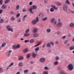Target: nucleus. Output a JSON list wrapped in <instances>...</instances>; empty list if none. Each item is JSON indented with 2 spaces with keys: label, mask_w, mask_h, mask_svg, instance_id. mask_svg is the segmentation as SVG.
Here are the masks:
<instances>
[{
  "label": "nucleus",
  "mask_w": 74,
  "mask_h": 74,
  "mask_svg": "<svg viewBox=\"0 0 74 74\" xmlns=\"http://www.w3.org/2000/svg\"><path fill=\"white\" fill-rule=\"evenodd\" d=\"M68 69H69L70 71H72V70H73L74 69L73 65L71 64H70L68 65Z\"/></svg>",
  "instance_id": "obj_1"
},
{
  "label": "nucleus",
  "mask_w": 74,
  "mask_h": 74,
  "mask_svg": "<svg viewBox=\"0 0 74 74\" xmlns=\"http://www.w3.org/2000/svg\"><path fill=\"white\" fill-rule=\"evenodd\" d=\"M6 29H8V31H10L12 32H13V30L12 28H11V26L9 25H7L6 26Z\"/></svg>",
  "instance_id": "obj_2"
},
{
  "label": "nucleus",
  "mask_w": 74,
  "mask_h": 74,
  "mask_svg": "<svg viewBox=\"0 0 74 74\" xmlns=\"http://www.w3.org/2000/svg\"><path fill=\"white\" fill-rule=\"evenodd\" d=\"M63 10H64V11H67V10H68V9L67 10V5H63Z\"/></svg>",
  "instance_id": "obj_3"
},
{
  "label": "nucleus",
  "mask_w": 74,
  "mask_h": 74,
  "mask_svg": "<svg viewBox=\"0 0 74 74\" xmlns=\"http://www.w3.org/2000/svg\"><path fill=\"white\" fill-rule=\"evenodd\" d=\"M39 60L40 62L42 63H44L45 62V59L44 58H41Z\"/></svg>",
  "instance_id": "obj_4"
},
{
  "label": "nucleus",
  "mask_w": 74,
  "mask_h": 74,
  "mask_svg": "<svg viewBox=\"0 0 74 74\" xmlns=\"http://www.w3.org/2000/svg\"><path fill=\"white\" fill-rule=\"evenodd\" d=\"M38 31V29L37 28H35L33 30L32 32L34 33H36Z\"/></svg>",
  "instance_id": "obj_5"
},
{
  "label": "nucleus",
  "mask_w": 74,
  "mask_h": 74,
  "mask_svg": "<svg viewBox=\"0 0 74 74\" xmlns=\"http://www.w3.org/2000/svg\"><path fill=\"white\" fill-rule=\"evenodd\" d=\"M54 4L57 5H58V6H60V5H62V4L56 2H54Z\"/></svg>",
  "instance_id": "obj_6"
},
{
  "label": "nucleus",
  "mask_w": 74,
  "mask_h": 74,
  "mask_svg": "<svg viewBox=\"0 0 74 74\" xmlns=\"http://www.w3.org/2000/svg\"><path fill=\"white\" fill-rule=\"evenodd\" d=\"M32 25H35L37 23V22L35 21V20H33L32 22Z\"/></svg>",
  "instance_id": "obj_7"
},
{
  "label": "nucleus",
  "mask_w": 74,
  "mask_h": 74,
  "mask_svg": "<svg viewBox=\"0 0 74 74\" xmlns=\"http://www.w3.org/2000/svg\"><path fill=\"white\" fill-rule=\"evenodd\" d=\"M33 36L34 37H38L39 36V34L38 33H36Z\"/></svg>",
  "instance_id": "obj_8"
},
{
  "label": "nucleus",
  "mask_w": 74,
  "mask_h": 74,
  "mask_svg": "<svg viewBox=\"0 0 74 74\" xmlns=\"http://www.w3.org/2000/svg\"><path fill=\"white\" fill-rule=\"evenodd\" d=\"M29 51V49L25 48L23 50V52L25 53V52H27Z\"/></svg>",
  "instance_id": "obj_9"
},
{
  "label": "nucleus",
  "mask_w": 74,
  "mask_h": 74,
  "mask_svg": "<svg viewBox=\"0 0 74 74\" xmlns=\"http://www.w3.org/2000/svg\"><path fill=\"white\" fill-rule=\"evenodd\" d=\"M33 9L32 8V7H30V8L29 9V11L30 12H32V14H33V12L32 10Z\"/></svg>",
  "instance_id": "obj_10"
},
{
  "label": "nucleus",
  "mask_w": 74,
  "mask_h": 74,
  "mask_svg": "<svg viewBox=\"0 0 74 74\" xmlns=\"http://www.w3.org/2000/svg\"><path fill=\"white\" fill-rule=\"evenodd\" d=\"M32 56L34 58H35V57H36V56H37V55H36V54L35 53L33 52V53H32Z\"/></svg>",
  "instance_id": "obj_11"
},
{
  "label": "nucleus",
  "mask_w": 74,
  "mask_h": 74,
  "mask_svg": "<svg viewBox=\"0 0 74 74\" xmlns=\"http://www.w3.org/2000/svg\"><path fill=\"white\" fill-rule=\"evenodd\" d=\"M62 25V23H57V27H60V25Z\"/></svg>",
  "instance_id": "obj_12"
},
{
  "label": "nucleus",
  "mask_w": 74,
  "mask_h": 74,
  "mask_svg": "<svg viewBox=\"0 0 74 74\" xmlns=\"http://www.w3.org/2000/svg\"><path fill=\"white\" fill-rule=\"evenodd\" d=\"M66 11L67 12H71V13H73V14L74 13V11H72L70 10V9H68Z\"/></svg>",
  "instance_id": "obj_13"
},
{
  "label": "nucleus",
  "mask_w": 74,
  "mask_h": 74,
  "mask_svg": "<svg viewBox=\"0 0 74 74\" xmlns=\"http://www.w3.org/2000/svg\"><path fill=\"white\" fill-rule=\"evenodd\" d=\"M51 7H53V8L54 9V10H58V8L56 7V6H55V5H51Z\"/></svg>",
  "instance_id": "obj_14"
},
{
  "label": "nucleus",
  "mask_w": 74,
  "mask_h": 74,
  "mask_svg": "<svg viewBox=\"0 0 74 74\" xmlns=\"http://www.w3.org/2000/svg\"><path fill=\"white\" fill-rule=\"evenodd\" d=\"M31 56V54L29 53L26 56V58L27 59H29Z\"/></svg>",
  "instance_id": "obj_15"
},
{
  "label": "nucleus",
  "mask_w": 74,
  "mask_h": 74,
  "mask_svg": "<svg viewBox=\"0 0 74 74\" xmlns=\"http://www.w3.org/2000/svg\"><path fill=\"white\" fill-rule=\"evenodd\" d=\"M44 16V15L42 14L41 13H40L39 14V18H42Z\"/></svg>",
  "instance_id": "obj_16"
},
{
  "label": "nucleus",
  "mask_w": 74,
  "mask_h": 74,
  "mask_svg": "<svg viewBox=\"0 0 74 74\" xmlns=\"http://www.w3.org/2000/svg\"><path fill=\"white\" fill-rule=\"evenodd\" d=\"M70 26L71 27H74V23H71L70 24Z\"/></svg>",
  "instance_id": "obj_17"
},
{
  "label": "nucleus",
  "mask_w": 74,
  "mask_h": 74,
  "mask_svg": "<svg viewBox=\"0 0 74 74\" xmlns=\"http://www.w3.org/2000/svg\"><path fill=\"white\" fill-rule=\"evenodd\" d=\"M51 29L49 28H48L46 30V32L47 33H50V32H51Z\"/></svg>",
  "instance_id": "obj_18"
},
{
  "label": "nucleus",
  "mask_w": 74,
  "mask_h": 74,
  "mask_svg": "<svg viewBox=\"0 0 74 74\" xmlns=\"http://www.w3.org/2000/svg\"><path fill=\"white\" fill-rule=\"evenodd\" d=\"M23 59V57L22 56H21L18 58V60H22Z\"/></svg>",
  "instance_id": "obj_19"
},
{
  "label": "nucleus",
  "mask_w": 74,
  "mask_h": 74,
  "mask_svg": "<svg viewBox=\"0 0 74 74\" xmlns=\"http://www.w3.org/2000/svg\"><path fill=\"white\" fill-rule=\"evenodd\" d=\"M65 3L66 4H68V5L70 4V2L69 1V0H66L65 1Z\"/></svg>",
  "instance_id": "obj_20"
},
{
  "label": "nucleus",
  "mask_w": 74,
  "mask_h": 74,
  "mask_svg": "<svg viewBox=\"0 0 74 74\" xmlns=\"http://www.w3.org/2000/svg\"><path fill=\"white\" fill-rule=\"evenodd\" d=\"M37 8V6L36 5H33L32 6V8L33 9V10L35 9H36Z\"/></svg>",
  "instance_id": "obj_21"
},
{
  "label": "nucleus",
  "mask_w": 74,
  "mask_h": 74,
  "mask_svg": "<svg viewBox=\"0 0 74 74\" xmlns=\"http://www.w3.org/2000/svg\"><path fill=\"white\" fill-rule=\"evenodd\" d=\"M19 66H21V67H22V66H23L24 64H23V62H20L19 64Z\"/></svg>",
  "instance_id": "obj_22"
},
{
  "label": "nucleus",
  "mask_w": 74,
  "mask_h": 74,
  "mask_svg": "<svg viewBox=\"0 0 74 74\" xmlns=\"http://www.w3.org/2000/svg\"><path fill=\"white\" fill-rule=\"evenodd\" d=\"M51 44H50V43L49 42H48L47 43L46 46L47 47H48L49 48V47H51Z\"/></svg>",
  "instance_id": "obj_23"
},
{
  "label": "nucleus",
  "mask_w": 74,
  "mask_h": 74,
  "mask_svg": "<svg viewBox=\"0 0 74 74\" xmlns=\"http://www.w3.org/2000/svg\"><path fill=\"white\" fill-rule=\"evenodd\" d=\"M39 49H40V48H39V47H37L35 49V50L36 52H37V51H39Z\"/></svg>",
  "instance_id": "obj_24"
},
{
  "label": "nucleus",
  "mask_w": 74,
  "mask_h": 74,
  "mask_svg": "<svg viewBox=\"0 0 74 74\" xmlns=\"http://www.w3.org/2000/svg\"><path fill=\"white\" fill-rule=\"evenodd\" d=\"M55 18H52L51 19V23H53V22H54V21H55Z\"/></svg>",
  "instance_id": "obj_25"
},
{
  "label": "nucleus",
  "mask_w": 74,
  "mask_h": 74,
  "mask_svg": "<svg viewBox=\"0 0 74 74\" xmlns=\"http://www.w3.org/2000/svg\"><path fill=\"white\" fill-rule=\"evenodd\" d=\"M6 55L7 57H9L11 55V53H9L8 52H6Z\"/></svg>",
  "instance_id": "obj_26"
},
{
  "label": "nucleus",
  "mask_w": 74,
  "mask_h": 74,
  "mask_svg": "<svg viewBox=\"0 0 74 74\" xmlns=\"http://www.w3.org/2000/svg\"><path fill=\"white\" fill-rule=\"evenodd\" d=\"M7 8V5H3L2 6V8L3 9H5Z\"/></svg>",
  "instance_id": "obj_27"
},
{
  "label": "nucleus",
  "mask_w": 74,
  "mask_h": 74,
  "mask_svg": "<svg viewBox=\"0 0 74 74\" xmlns=\"http://www.w3.org/2000/svg\"><path fill=\"white\" fill-rule=\"evenodd\" d=\"M35 21L36 22H38V21H39V19H38V16H37L36 18Z\"/></svg>",
  "instance_id": "obj_28"
},
{
  "label": "nucleus",
  "mask_w": 74,
  "mask_h": 74,
  "mask_svg": "<svg viewBox=\"0 0 74 74\" xmlns=\"http://www.w3.org/2000/svg\"><path fill=\"white\" fill-rule=\"evenodd\" d=\"M29 36V34H27L26 33L24 35V37H28Z\"/></svg>",
  "instance_id": "obj_29"
},
{
  "label": "nucleus",
  "mask_w": 74,
  "mask_h": 74,
  "mask_svg": "<svg viewBox=\"0 0 74 74\" xmlns=\"http://www.w3.org/2000/svg\"><path fill=\"white\" fill-rule=\"evenodd\" d=\"M74 49V46H72L70 47L69 48L70 50H73V49Z\"/></svg>",
  "instance_id": "obj_30"
},
{
  "label": "nucleus",
  "mask_w": 74,
  "mask_h": 74,
  "mask_svg": "<svg viewBox=\"0 0 74 74\" xmlns=\"http://www.w3.org/2000/svg\"><path fill=\"white\" fill-rule=\"evenodd\" d=\"M10 20H11L12 21H15V18L14 16H12L11 18H10Z\"/></svg>",
  "instance_id": "obj_31"
},
{
  "label": "nucleus",
  "mask_w": 74,
  "mask_h": 74,
  "mask_svg": "<svg viewBox=\"0 0 74 74\" xmlns=\"http://www.w3.org/2000/svg\"><path fill=\"white\" fill-rule=\"evenodd\" d=\"M50 44L53 46L54 45V42H53L51 41L49 42Z\"/></svg>",
  "instance_id": "obj_32"
},
{
  "label": "nucleus",
  "mask_w": 74,
  "mask_h": 74,
  "mask_svg": "<svg viewBox=\"0 0 74 74\" xmlns=\"http://www.w3.org/2000/svg\"><path fill=\"white\" fill-rule=\"evenodd\" d=\"M34 41V39H31L30 40V43H32V42H33Z\"/></svg>",
  "instance_id": "obj_33"
},
{
  "label": "nucleus",
  "mask_w": 74,
  "mask_h": 74,
  "mask_svg": "<svg viewBox=\"0 0 74 74\" xmlns=\"http://www.w3.org/2000/svg\"><path fill=\"white\" fill-rule=\"evenodd\" d=\"M48 19V18L47 17H45L43 18L42 20L43 21H47Z\"/></svg>",
  "instance_id": "obj_34"
},
{
  "label": "nucleus",
  "mask_w": 74,
  "mask_h": 74,
  "mask_svg": "<svg viewBox=\"0 0 74 74\" xmlns=\"http://www.w3.org/2000/svg\"><path fill=\"white\" fill-rule=\"evenodd\" d=\"M59 57L58 56H56V61H58V60H59Z\"/></svg>",
  "instance_id": "obj_35"
},
{
  "label": "nucleus",
  "mask_w": 74,
  "mask_h": 74,
  "mask_svg": "<svg viewBox=\"0 0 74 74\" xmlns=\"http://www.w3.org/2000/svg\"><path fill=\"white\" fill-rule=\"evenodd\" d=\"M29 32V29H27L25 32V33H28Z\"/></svg>",
  "instance_id": "obj_36"
},
{
  "label": "nucleus",
  "mask_w": 74,
  "mask_h": 74,
  "mask_svg": "<svg viewBox=\"0 0 74 74\" xmlns=\"http://www.w3.org/2000/svg\"><path fill=\"white\" fill-rule=\"evenodd\" d=\"M9 2H10V0H6L5 1V4H7V3H9Z\"/></svg>",
  "instance_id": "obj_37"
},
{
  "label": "nucleus",
  "mask_w": 74,
  "mask_h": 74,
  "mask_svg": "<svg viewBox=\"0 0 74 74\" xmlns=\"http://www.w3.org/2000/svg\"><path fill=\"white\" fill-rule=\"evenodd\" d=\"M20 48V45L18 44L17 46H16V48Z\"/></svg>",
  "instance_id": "obj_38"
},
{
  "label": "nucleus",
  "mask_w": 74,
  "mask_h": 74,
  "mask_svg": "<svg viewBox=\"0 0 74 74\" xmlns=\"http://www.w3.org/2000/svg\"><path fill=\"white\" fill-rule=\"evenodd\" d=\"M3 19H1V21H0V23H3Z\"/></svg>",
  "instance_id": "obj_39"
},
{
  "label": "nucleus",
  "mask_w": 74,
  "mask_h": 74,
  "mask_svg": "<svg viewBox=\"0 0 74 74\" xmlns=\"http://www.w3.org/2000/svg\"><path fill=\"white\" fill-rule=\"evenodd\" d=\"M50 11L51 12H53L54 11V9L53 8H51L50 9Z\"/></svg>",
  "instance_id": "obj_40"
},
{
  "label": "nucleus",
  "mask_w": 74,
  "mask_h": 74,
  "mask_svg": "<svg viewBox=\"0 0 74 74\" xmlns=\"http://www.w3.org/2000/svg\"><path fill=\"white\" fill-rule=\"evenodd\" d=\"M68 41H69V40H66L64 42V44H67V42H68Z\"/></svg>",
  "instance_id": "obj_41"
},
{
  "label": "nucleus",
  "mask_w": 74,
  "mask_h": 74,
  "mask_svg": "<svg viewBox=\"0 0 74 74\" xmlns=\"http://www.w3.org/2000/svg\"><path fill=\"white\" fill-rule=\"evenodd\" d=\"M43 74H48V72L47 71H45L43 73Z\"/></svg>",
  "instance_id": "obj_42"
},
{
  "label": "nucleus",
  "mask_w": 74,
  "mask_h": 74,
  "mask_svg": "<svg viewBox=\"0 0 74 74\" xmlns=\"http://www.w3.org/2000/svg\"><path fill=\"white\" fill-rule=\"evenodd\" d=\"M28 72V70L27 69H26L24 71V73H26Z\"/></svg>",
  "instance_id": "obj_43"
},
{
  "label": "nucleus",
  "mask_w": 74,
  "mask_h": 74,
  "mask_svg": "<svg viewBox=\"0 0 74 74\" xmlns=\"http://www.w3.org/2000/svg\"><path fill=\"white\" fill-rule=\"evenodd\" d=\"M13 64H14V63L12 62V63L9 66V67H11V66H12V65H13Z\"/></svg>",
  "instance_id": "obj_44"
},
{
  "label": "nucleus",
  "mask_w": 74,
  "mask_h": 74,
  "mask_svg": "<svg viewBox=\"0 0 74 74\" xmlns=\"http://www.w3.org/2000/svg\"><path fill=\"white\" fill-rule=\"evenodd\" d=\"M5 43H3V44H2L1 47H5Z\"/></svg>",
  "instance_id": "obj_45"
},
{
  "label": "nucleus",
  "mask_w": 74,
  "mask_h": 74,
  "mask_svg": "<svg viewBox=\"0 0 74 74\" xmlns=\"http://www.w3.org/2000/svg\"><path fill=\"white\" fill-rule=\"evenodd\" d=\"M13 49H16V45H13Z\"/></svg>",
  "instance_id": "obj_46"
},
{
  "label": "nucleus",
  "mask_w": 74,
  "mask_h": 74,
  "mask_svg": "<svg viewBox=\"0 0 74 74\" xmlns=\"http://www.w3.org/2000/svg\"><path fill=\"white\" fill-rule=\"evenodd\" d=\"M3 4V0H0V5Z\"/></svg>",
  "instance_id": "obj_47"
},
{
  "label": "nucleus",
  "mask_w": 74,
  "mask_h": 74,
  "mask_svg": "<svg viewBox=\"0 0 74 74\" xmlns=\"http://www.w3.org/2000/svg\"><path fill=\"white\" fill-rule=\"evenodd\" d=\"M29 42V40H26L24 41V42H25V43H26V42Z\"/></svg>",
  "instance_id": "obj_48"
},
{
  "label": "nucleus",
  "mask_w": 74,
  "mask_h": 74,
  "mask_svg": "<svg viewBox=\"0 0 74 74\" xmlns=\"http://www.w3.org/2000/svg\"><path fill=\"white\" fill-rule=\"evenodd\" d=\"M44 3L46 4L48 3V0H44Z\"/></svg>",
  "instance_id": "obj_49"
},
{
  "label": "nucleus",
  "mask_w": 74,
  "mask_h": 74,
  "mask_svg": "<svg viewBox=\"0 0 74 74\" xmlns=\"http://www.w3.org/2000/svg\"><path fill=\"white\" fill-rule=\"evenodd\" d=\"M26 9L24 8L23 9V12H26Z\"/></svg>",
  "instance_id": "obj_50"
},
{
  "label": "nucleus",
  "mask_w": 74,
  "mask_h": 74,
  "mask_svg": "<svg viewBox=\"0 0 74 74\" xmlns=\"http://www.w3.org/2000/svg\"><path fill=\"white\" fill-rule=\"evenodd\" d=\"M44 69L45 70H49V68H48L47 66H45V68H44Z\"/></svg>",
  "instance_id": "obj_51"
},
{
  "label": "nucleus",
  "mask_w": 74,
  "mask_h": 74,
  "mask_svg": "<svg viewBox=\"0 0 74 74\" xmlns=\"http://www.w3.org/2000/svg\"><path fill=\"white\" fill-rule=\"evenodd\" d=\"M16 8L18 9H19V5H17L16 6Z\"/></svg>",
  "instance_id": "obj_52"
},
{
  "label": "nucleus",
  "mask_w": 74,
  "mask_h": 74,
  "mask_svg": "<svg viewBox=\"0 0 74 74\" xmlns=\"http://www.w3.org/2000/svg\"><path fill=\"white\" fill-rule=\"evenodd\" d=\"M58 64V62L57 61H56L55 62V63H54V64L55 65H57Z\"/></svg>",
  "instance_id": "obj_53"
},
{
  "label": "nucleus",
  "mask_w": 74,
  "mask_h": 74,
  "mask_svg": "<svg viewBox=\"0 0 74 74\" xmlns=\"http://www.w3.org/2000/svg\"><path fill=\"white\" fill-rule=\"evenodd\" d=\"M20 13H18L16 16V17H17V18H18V17L20 16Z\"/></svg>",
  "instance_id": "obj_54"
},
{
  "label": "nucleus",
  "mask_w": 74,
  "mask_h": 74,
  "mask_svg": "<svg viewBox=\"0 0 74 74\" xmlns=\"http://www.w3.org/2000/svg\"><path fill=\"white\" fill-rule=\"evenodd\" d=\"M60 34H61V33H60V31H58L57 32V34H58V35H60Z\"/></svg>",
  "instance_id": "obj_55"
},
{
  "label": "nucleus",
  "mask_w": 74,
  "mask_h": 74,
  "mask_svg": "<svg viewBox=\"0 0 74 74\" xmlns=\"http://www.w3.org/2000/svg\"><path fill=\"white\" fill-rule=\"evenodd\" d=\"M66 36H64L62 37V39H64V38H66Z\"/></svg>",
  "instance_id": "obj_56"
},
{
  "label": "nucleus",
  "mask_w": 74,
  "mask_h": 74,
  "mask_svg": "<svg viewBox=\"0 0 74 74\" xmlns=\"http://www.w3.org/2000/svg\"><path fill=\"white\" fill-rule=\"evenodd\" d=\"M3 11V10H1V9L0 10V14H1V13H2Z\"/></svg>",
  "instance_id": "obj_57"
},
{
  "label": "nucleus",
  "mask_w": 74,
  "mask_h": 74,
  "mask_svg": "<svg viewBox=\"0 0 74 74\" xmlns=\"http://www.w3.org/2000/svg\"><path fill=\"white\" fill-rule=\"evenodd\" d=\"M63 73H64V72H63V71H60L59 72V74H63Z\"/></svg>",
  "instance_id": "obj_58"
},
{
  "label": "nucleus",
  "mask_w": 74,
  "mask_h": 74,
  "mask_svg": "<svg viewBox=\"0 0 74 74\" xmlns=\"http://www.w3.org/2000/svg\"><path fill=\"white\" fill-rule=\"evenodd\" d=\"M58 43L59 42L58 41H56L55 42V44L56 45H58Z\"/></svg>",
  "instance_id": "obj_59"
},
{
  "label": "nucleus",
  "mask_w": 74,
  "mask_h": 74,
  "mask_svg": "<svg viewBox=\"0 0 74 74\" xmlns=\"http://www.w3.org/2000/svg\"><path fill=\"white\" fill-rule=\"evenodd\" d=\"M32 4H33V3H32V2H29V5H32Z\"/></svg>",
  "instance_id": "obj_60"
},
{
  "label": "nucleus",
  "mask_w": 74,
  "mask_h": 74,
  "mask_svg": "<svg viewBox=\"0 0 74 74\" xmlns=\"http://www.w3.org/2000/svg\"><path fill=\"white\" fill-rule=\"evenodd\" d=\"M17 21H18V22H21V19H18L17 20Z\"/></svg>",
  "instance_id": "obj_61"
},
{
  "label": "nucleus",
  "mask_w": 74,
  "mask_h": 74,
  "mask_svg": "<svg viewBox=\"0 0 74 74\" xmlns=\"http://www.w3.org/2000/svg\"><path fill=\"white\" fill-rule=\"evenodd\" d=\"M3 69L0 68V72H1V71H3Z\"/></svg>",
  "instance_id": "obj_62"
},
{
  "label": "nucleus",
  "mask_w": 74,
  "mask_h": 74,
  "mask_svg": "<svg viewBox=\"0 0 74 74\" xmlns=\"http://www.w3.org/2000/svg\"><path fill=\"white\" fill-rule=\"evenodd\" d=\"M45 47V44H44L42 47V48H44Z\"/></svg>",
  "instance_id": "obj_63"
},
{
  "label": "nucleus",
  "mask_w": 74,
  "mask_h": 74,
  "mask_svg": "<svg viewBox=\"0 0 74 74\" xmlns=\"http://www.w3.org/2000/svg\"><path fill=\"white\" fill-rule=\"evenodd\" d=\"M70 45V44L69 43H68L66 44V47H68Z\"/></svg>",
  "instance_id": "obj_64"
}]
</instances>
